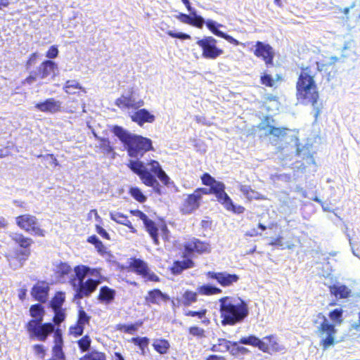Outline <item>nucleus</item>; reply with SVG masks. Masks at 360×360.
<instances>
[{"label": "nucleus", "mask_w": 360, "mask_h": 360, "mask_svg": "<svg viewBox=\"0 0 360 360\" xmlns=\"http://www.w3.org/2000/svg\"><path fill=\"white\" fill-rule=\"evenodd\" d=\"M56 68V63L52 60H46L43 62L38 70V75L41 79H46L54 73Z\"/></svg>", "instance_id": "nucleus-26"}, {"label": "nucleus", "mask_w": 360, "mask_h": 360, "mask_svg": "<svg viewBox=\"0 0 360 360\" xmlns=\"http://www.w3.org/2000/svg\"><path fill=\"white\" fill-rule=\"evenodd\" d=\"M153 347L155 350L160 354H165L167 353L170 347L169 342L165 339H155L153 342Z\"/></svg>", "instance_id": "nucleus-30"}, {"label": "nucleus", "mask_w": 360, "mask_h": 360, "mask_svg": "<svg viewBox=\"0 0 360 360\" xmlns=\"http://www.w3.org/2000/svg\"><path fill=\"white\" fill-rule=\"evenodd\" d=\"M110 217V219L116 223L127 226L130 229V232L133 233H136V229L133 226L131 222L128 219L126 215L118 212H111Z\"/></svg>", "instance_id": "nucleus-25"}, {"label": "nucleus", "mask_w": 360, "mask_h": 360, "mask_svg": "<svg viewBox=\"0 0 360 360\" xmlns=\"http://www.w3.org/2000/svg\"><path fill=\"white\" fill-rule=\"evenodd\" d=\"M65 301V294L58 292L56 294L54 297L52 299L51 302V307L53 309H62V305Z\"/></svg>", "instance_id": "nucleus-38"}, {"label": "nucleus", "mask_w": 360, "mask_h": 360, "mask_svg": "<svg viewBox=\"0 0 360 360\" xmlns=\"http://www.w3.org/2000/svg\"><path fill=\"white\" fill-rule=\"evenodd\" d=\"M112 132L124 144L131 158L139 159L146 153L153 150L152 141L148 138L132 134L119 126H115Z\"/></svg>", "instance_id": "nucleus-4"}, {"label": "nucleus", "mask_w": 360, "mask_h": 360, "mask_svg": "<svg viewBox=\"0 0 360 360\" xmlns=\"http://www.w3.org/2000/svg\"><path fill=\"white\" fill-rule=\"evenodd\" d=\"M145 300L148 304H153L160 305L162 302H167L169 300V297L159 289H153L148 292L145 297Z\"/></svg>", "instance_id": "nucleus-19"}, {"label": "nucleus", "mask_w": 360, "mask_h": 360, "mask_svg": "<svg viewBox=\"0 0 360 360\" xmlns=\"http://www.w3.org/2000/svg\"><path fill=\"white\" fill-rule=\"evenodd\" d=\"M49 290V288L46 283H38L32 288V295L35 300L45 302L47 300Z\"/></svg>", "instance_id": "nucleus-21"}, {"label": "nucleus", "mask_w": 360, "mask_h": 360, "mask_svg": "<svg viewBox=\"0 0 360 360\" xmlns=\"http://www.w3.org/2000/svg\"><path fill=\"white\" fill-rule=\"evenodd\" d=\"M70 283L75 292V299L89 297L101 283V269L85 265H78L74 269Z\"/></svg>", "instance_id": "nucleus-2"}, {"label": "nucleus", "mask_w": 360, "mask_h": 360, "mask_svg": "<svg viewBox=\"0 0 360 360\" xmlns=\"http://www.w3.org/2000/svg\"><path fill=\"white\" fill-rule=\"evenodd\" d=\"M222 326L241 323L249 314L247 303L239 297H223L219 300Z\"/></svg>", "instance_id": "nucleus-3"}, {"label": "nucleus", "mask_w": 360, "mask_h": 360, "mask_svg": "<svg viewBox=\"0 0 360 360\" xmlns=\"http://www.w3.org/2000/svg\"><path fill=\"white\" fill-rule=\"evenodd\" d=\"M184 247L187 254H191L194 252L202 254L210 252L211 250L209 243H203L197 238H193L186 242Z\"/></svg>", "instance_id": "nucleus-15"}, {"label": "nucleus", "mask_w": 360, "mask_h": 360, "mask_svg": "<svg viewBox=\"0 0 360 360\" xmlns=\"http://www.w3.org/2000/svg\"><path fill=\"white\" fill-rule=\"evenodd\" d=\"M269 245H272V246L279 247L281 249H284L285 248V244L283 243V238L281 237H278L277 238H275V239L272 240L269 243Z\"/></svg>", "instance_id": "nucleus-64"}, {"label": "nucleus", "mask_w": 360, "mask_h": 360, "mask_svg": "<svg viewBox=\"0 0 360 360\" xmlns=\"http://www.w3.org/2000/svg\"><path fill=\"white\" fill-rule=\"evenodd\" d=\"M285 128H277L274 127H270L269 129V134L271 135H274V136H283L285 134Z\"/></svg>", "instance_id": "nucleus-54"}, {"label": "nucleus", "mask_w": 360, "mask_h": 360, "mask_svg": "<svg viewBox=\"0 0 360 360\" xmlns=\"http://www.w3.org/2000/svg\"><path fill=\"white\" fill-rule=\"evenodd\" d=\"M167 34L174 38H178L180 39H188L191 38L190 35L183 32H174L172 30L167 32Z\"/></svg>", "instance_id": "nucleus-56"}, {"label": "nucleus", "mask_w": 360, "mask_h": 360, "mask_svg": "<svg viewBox=\"0 0 360 360\" xmlns=\"http://www.w3.org/2000/svg\"><path fill=\"white\" fill-rule=\"evenodd\" d=\"M131 266L134 269L137 274L141 275L142 276L149 269L147 264L139 259H134L131 264Z\"/></svg>", "instance_id": "nucleus-36"}, {"label": "nucleus", "mask_w": 360, "mask_h": 360, "mask_svg": "<svg viewBox=\"0 0 360 360\" xmlns=\"http://www.w3.org/2000/svg\"><path fill=\"white\" fill-rule=\"evenodd\" d=\"M131 342L134 343L135 345L138 346L143 353L145 348L148 345L149 339L146 337H136L132 338Z\"/></svg>", "instance_id": "nucleus-43"}, {"label": "nucleus", "mask_w": 360, "mask_h": 360, "mask_svg": "<svg viewBox=\"0 0 360 360\" xmlns=\"http://www.w3.org/2000/svg\"><path fill=\"white\" fill-rule=\"evenodd\" d=\"M201 179L203 184L209 186H211L215 181V179L207 173L204 174Z\"/></svg>", "instance_id": "nucleus-60"}, {"label": "nucleus", "mask_w": 360, "mask_h": 360, "mask_svg": "<svg viewBox=\"0 0 360 360\" xmlns=\"http://www.w3.org/2000/svg\"><path fill=\"white\" fill-rule=\"evenodd\" d=\"M342 316V309H335L333 311H330L329 314L330 319L335 323H340L342 322L341 318Z\"/></svg>", "instance_id": "nucleus-47"}, {"label": "nucleus", "mask_w": 360, "mask_h": 360, "mask_svg": "<svg viewBox=\"0 0 360 360\" xmlns=\"http://www.w3.org/2000/svg\"><path fill=\"white\" fill-rule=\"evenodd\" d=\"M240 190L243 194L248 199L255 198V192L252 190L250 186L247 185H241Z\"/></svg>", "instance_id": "nucleus-51"}, {"label": "nucleus", "mask_w": 360, "mask_h": 360, "mask_svg": "<svg viewBox=\"0 0 360 360\" xmlns=\"http://www.w3.org/2000/svg\"><path fill=\"white\" fill-rule=\"evenodd\" d=\"M330 291L336 297L340 298H347L350 294V290L345 285L330 286Z\"/></svg>", "instance_id": "nucleus-29"}, {"label": "nucleus", "mask_w": 360, "mask_h": 360, "mask_svg": "<svg viewBox=\"0 0 360 360\" xmlns=\"http://www.w3.org/2000/svg\"><path fill=\"white\" fill-rule=\"evenodd\" d=\"M225 185L220 181H214L210 186V193H214L218 201L221 202L224 207L229 211L234 213L240 214L244 211V207L233 204L232 200L224 191Z\"/></svg>", "instance_id": "nucleus-8"}, {"label": "nucleus", "mask_w": 360, "mask_h": 360, "mask_svg": "<svg viewBox=\"0 0 360 360\" xmlns=\"http://www.w3.org/2000/svg\"><path fill=\"white\" fill-rule=\"evenodd\" d=\"M238 342L243 345L257 347L262 352L268 351V345L266 342H265V341H262V340H260L254 335L243 337L239 340Z\"/></svg>", "instance_id": "nucleus-23"}, {"label": "nucleus", "mask_w": 360, "mask_h": 360, "mask_svg": "<svg viewBox=\"0 0 360 360\" xmlns=\"http://www.w3.org/2000/svg\"><path fill=\"white\" fill-rule=\"evenodd\" d=\"M197 293L186 290L183 295L182 303L184 306H191L193 303L197 301Z\"/></svg>", "instance_id": "nucleus-39"}, {"label": "nucleus", "mask_w": 360, "mask_h": 360, "mask_svg": "<svg viewBox=\"0 0 360 360\" xmlns=\"http://www.w3.org/2000/svg\"><path fill=\"white\" fill-rule=\"evenodd\" d=\"M207 312V310L206 309H202L200 311L186 310L184 314L187 316H197L198 319H202V323H205L208 321L207 319H205Z\"/></svg>", "instance_id": "nucleus-41"}, {"label": "nucleus", "mask_w": 360, "mask_h": 360, "mask_svg": "<svg viewBox=\"0 0 360 360\" xmlns=\"http://www.w3.org/2000/svg\"><path fill=\"white\" fill-rule=\"evenodd\" d=\"M205 24H206V26L207 27V28L214 34H215L217 37H221V38L226 39L229 43L233 44H234L236 46H238L239 44H242L243 46H246V45L248 46V45L252 44L251 42H248L247 44H240L237 39H234L231 36H230V35H229L227 34H225L224 32L219 30L218 27H222V25L219 24V23H217V22H215V21H214L212 20H210V19L207 20L205 22Z\"/></svg>", "instance_id": "nucleus-14"}, {"label": "nucleus", "mask_w": 360, "mask_h": 360, "mask_svg": "<svg viewBox=\"0 0 360 360\" xmlns=\"http://www.w3.org/2000/svg\"><path fill=\"white\" fill-rule=\"evenodd\" d=\"M141 325H142V322H137L134 324H130V325L122 324V325H119L117 328H118V330L123 331L124 333L132 334L135 331H136L138 330L139 327H140Z\"/></svg>", "instance_id": "nucleus-42"}, {"label": "nucleus", "mask_w": 360, "mask_h": 360, "mask_svg": "<svg viewBox=\"0 0 360 360\" xmlns=\"http://www.w3.org/2000/svg\"><path fill=\"white\" fill-rule=\"evenodd\" d=\"M58 49L56 46H51L46 52V56L49 58H55L58 56Z\"/></svg>", "instance_id": "nucleus-59"}, {"label": "nucleus", "mask_w": 360, "mask_h": 360, "mask_svg": "<svg viewBox=\"0 0 360 360\" xmlns=\"http://www.w3.org/2000/svg\"><path fill=\"white\" fill-rule=\"evenodd\" d=\"M115 295V292L114 290L107 286H103L100 289L98 298L101 301L109 302L114 299Z\"/></svg>", "instance_id": "nucleus-31"}, {"label": "nucleus", "mask_w": 360, "mask_h": 360, "mask_svg": "<svg viewBox=\"0 0 360 360\" xmlns=\"http://www.w3.org/2000/svg\"><path fill=\"white\" fill-rule=\"evenodd\" d=\"M64 90L68 94H75V89H81L84 93H86L85 89H84L77 81L68 80L66 82L64 87Z\"/></svg>", "instance_id": "nucleus-35"}, {"label": "nucleus", "mask_w": 360, "mask_h": 360, "mask_svg": "<svg viewBox=\"0 0 360 360\" xmlns=\"http://www.w3.org/2000/svg\"><path fill=\"white\" fill-rule=\"evenodd\" d=\"M209 278L216 280L223 287L231 285L239 280V277L236 274H229L226 271L223 272H212L207 273Z\"/></svg>", "instance_id": "nucleus-13"}, {"label": "nucleus", "mask_w": 360, "mask_h": 360, "mask_svg": "<svg viewBox=\"0 0 360 360\" xmlns=\"http://www.w3.org/2000/svg\"><path fill=\"white\" fill-rule=\"evenodd\" d=\"M89 321L90 316H88L87 314L83 309H80L79 311L77 323H78L80 326H82V327L84 328V326L89 323Z\"/></svg>", "instance_id": "nucleus-45"}, {"label": "nucleus", "mask_w": 360, "mask_h": 360, "mask_svg": "<svg viewBox=\"0 0 360 360\" xmlns=\"http://www.w3.org/2000/svg\"><path fill=\"white\" fill-rule=\"evenodd\" d=\"M297 153L303 159L309 158L312 162H314L312 156L310 155L309 147H303L302 148H300L299 146H297Z\"/></svg>", "instance_id": "nucleus-50"}, {"label": "nucleus", "mask_w": 360, "mask_h": 360, "mask_svg": "<svg viewBox=\"0 0 360 360\" xmlns=\"http://www.w3.org/2000/svg\"><path fill=\"white\" fill-rule=\"evenodd\" d=\"M193 266V262L190 259H184L183 261L175 262L172 268V273L174 274H180L184 269L191 268Z\"/></svg>", "instance_id": "nucleus-28"}, {"label": "nucleus", "mask_w": 360, "mask_h": 360, "mask_svg": "<svg viewBox=\"0 0 360 360\" xmlns=\"http://www.w3.org/2000/svg\"><path fill=\"white\" fill-rule=\"evenodd\" d=\"M261 82L262 84L266 86H273L274 84V81L271 77V75L264 74L263 76L261 77Z\"/></svg>", "instance_id": "nucleus-57"}, {"label": "nucleus", "mask_w": 360, "mask_h": 360, "mask_svg": "<svg viewBox=\"0 0 360 360\" xmlns=\"http://www.w3.org/2000/svg\"><path fill=\"white\" fill-rule=\"evenodd\" d=\"M84 328L82 326L76 323L75 326H72L70 328V334L73 335L75 337L80 336L83 334Z\"/></svg>", "instance_id": "nucleus-53"}, {"label": "nucleus", "mask_w": 360, "mask_h": 360, "mask_svg": "<svg viewBox=\"0 0 360 360\" xmlns=\"http://www.w3.org/2000/svg\"><path fill=\"white\" fill-rule=\"evenodd\" d=\"M339 60L337 56L327 58L325 63L316 62L314 65L302 68L297 84V100L304 104H311L314 110V117L316 119L321 112V105L318 103L319 94L314 77L318 72L326 70V66L335 64Z\"/></svg>", "instance_id": "nucleus-1"}, {"label": "nucleus", "mask_w": 360, "mask_h": 360, "mask_svg": "<svg viewBox=\"0 0 360 360\" xmlns=\"http://www.w3.org/2000/svg\"><path fill=\"white\" fill-rule=\"evenodd\" d=\"M231 342L226 339H219L218 343L213 345L211 351L214 352H226L230 349Z\"/></svg>", "instance_id": "nucleus-33"}, {"label": "nucleus", "mask_w": 360, "mask_h": 360, "mask_svg": "<svg viewBox=\"0 0 360 360\" xmlns=\"http://www.w3.org/2000/svg\"><path fill=\"white\" fill-rule=\"evenodd\" d=\"M200 200L199 195L194 192L187 195L182 203L181 212L187 214L192 213L199 207Z\"/></svg>", "instance_id": "nucleus-16"}, {"label": "nucleus", "mask_w": 360, "mask_h": 360, "mask_svg": "<svg viewBox=\"0 0 360 360\" xmlns=\"http://www.w3.org/2000/svg\"><path fill=\"white\" fill-rule=\"evenodd\" d=\"M262 341H265L268 345V351L266 352H270V351L278 352L282 349L279 344L277 342L276 337L274 335L264 337L262 339Z\"/></svg>", "instance_id": "nucleus-34"}, {"label": "nucleus", "mask_w": 360, "mask_h": 360, "mask_svg": "<svg viewBox=\"0 0 360 360\" xmlns=\"http://www.w3.org/2000/svg\"><path fill=\"white\" fill-rule=\"evenodd\" d=\"M148 165L150 171L154 173L157 177L165 184L167 185L169 182V177L162 169L160 163L156 160H151Z\"/></svg>", "instance_id": "nucleus-24"}, {"label": "nucleus", "mask_w": 360, "mask_h": 360, "mask_svg": "<svg viewBox=\"0 0 360 360\" xmlns=\"http://www.w3.org/2000/svg\"><path fill=\"white\" fill-rule=\"evenodd\" d=\"M30 315L35 318L28 322L27 329L31 337H36L40 341H45L48 335L54 330V325L51 323L42 324L44 309L41 304L32 305L30 309Z\"/></svg>", "instance_id": "nucleus-5"}, {"label": "nucleus", "mask_w": 360, "mask_h": 360, "mask_svg": "<svg viewBox=\"0 0 360 360\" xmlns=\"http://www.w3.org/2000/svg\"><path fill=\"white\" fill-rule=\"evenodd\" d=\"M313 323L316 328V333L321 338V344L323 349L333 345L336 334L335 325L330 323L328 319L321 313L314 316Z\"/></svg>", "instance_id": "nucleus-7"}, {"label": "nucleus", "mask_w": 360, "mask_h": 360, "mask_svg": "<svg viewBox=\"0 0 360 360\" xmlns=\"http://www.w3.org/2000/svg\"><path fill=\"white\" fill-rule=\"evenodd\" d=\"M354 46V41L353 39H349L348 41H345L343 46L342 48V52L345 53L347 50H350ZM343 57H346L347 55L342 53Z\"/></svg>", "instance_id": "nucleus-63"}, {"label": "nucleus", "mask_w": 360, "mask_h": 360, "mask_svg": "<svg viewBox=\"0 0 360 360\" xmlns=\"http://www.w3.org/2000/svg\"><path fill=\"white\" fill-rule=\"evenodd\" d=\"M130 193L134 199H136L137 201L140 202H143L146 200V196L143 194V193L139 188H131Z\"/></svg>", "instance_id": "nucleus-46"}, {"label": "nucleus", "mask_w": 360, "mask_h": 360, "mask_svg": "<svg viewBox=\"0 0 360 360\" xmlns=\"http://www.w3.org/2000/svg\"><path fill=\"white\" fill-rule=\"evenodd\" d=\"M115 103L119 108L134 110L139 109L144 104L141 99H137L130 93L122 95L116 100Z\"/></svg>", "instance_id": "nucleus-12"}, {"label": "nucleus", "mask_w": 360, "mask_h": 360, "mask_svg": "<svg viewBox=\"0 0 360 360\" xmlns=\"http://www.w3.org/2000/svg\"><path fill=\"white\" fill-rule=\"evenodd\" d=\"M71 272V267L66 263H61L56 270V274L58 275L59 281L64 282V276L68 275Z\"/></svg>", "instance_id": "nucleus-40"}, {"label": "nucleus", "mask_w": 360, "mask_h": 360, "mask_svg": "<svg viewBox=\"0 0 360 360\" xmlns=\"http://www.w3.org/2000/svg\"><path fill=\"white\" fill-rule=\"evenodd\" d=\"M143 278H144L147 281H150L157 282L159 281L158 276L156 274H155L153 272L150 271L149 269L143 276Z\"/></svg>", "instance_id": "nucleus-61"}, {"label": "nucleus", "mask_w": 360, "mask_h": 360, "mask_svg": "<svg viewBox=\"0 0 360 360\" xmlns=\"http://www.w3.org/2000/svg\"><path fill=\"white\" fill-rule=\"evenodd\" d=\"M54 311L53 321L56 324L59 325L65 319V313L63 309H53Z\"/></svg>", "instance_id": "nucleus-49"}, {"label": "nucleus", "mask_w": 360, "mask_h": 360, "mask_svg": "<svg viewBox=\"0 0 360 360\" xmlns=\"http://www.w3.org/2000/svg\"><path fill=\"white\" fill-rule=\"evenodd\" d=\"M346 236H347V239L349 240V246H350L351 251H352V254L355 257H356L360 259V256H359V252H359V248H356V249L354 248V243L352 241V238L350 237V235L349 233H346Z\"/></svg>", "instance_id": "nucleus-62"}, {"label": "nucleus", "mask_w": 360, "mask_h": 360, "mask_svg": "<svg viewBox=\"0 0 360 360\" xmlns=\"http://www.w3.org/2000/svg\"><path fill=\"white\" fill-rule=\"evenodd\" d=\"M217 41L212 37H205L197 41L201 48L202 56L206 59H216L224 53V51L217 46Z\"/></svg>", "instance_id": "nucleus-9"}, {"label": "nucleus", "mask_w": 360, "mask_h": 360, "mask_svg": "<svg viewBox=\"0 0 360 360\" xmlns=\"http://www.w3.org/2000/svg\"><path fill=\"white\" fill-rule=\"evenodd\" d=\"M189 333L193 336L202 338L205 336V330L198 326H192L189 328Z\"/></svg>", "instance_id": "nucleus-52"}, {"label": "nucleus", "mask_w": 360, "mask_h": 360, "mask_svg": "<svg viewBox=\"0 0 360 360\" xmlns=\"http://www.w3.org/2000/svg\"><path fill=\"white\" fill-rule=\"evenodd\" d=\"M61 102L56 101L53 98H48L44 102L38 103L35 105V108L46 113H56L60 111Z\"/></svg>", "instance_id": "nucleus-17"}, {"label": "nucleus", "mask_w": 360, "mask_h": 360, "mask_svg": "<svg viewBox=\"0 0 360 360\" xmlns=\"http://www.w3.org/2000/svg\"><path fill=\"white\" fill-rule=\"evenodd\" d=\"M85 360H105V356L103 353H91L84 356Z\"/></svg>", "instance_id": "nucleus-55"}, {"label": "nucleus", "mask_w": 360, "mask_h": 360, "mask_svg": "<svg viewBox=\"0 0 360 360\" xmlns=\"http://www.w3.org/2000/svg\"><path fill=\"white\" fill-rule=\"evenodd\" d=\"M143 224L153 243L155 245H158V229L155 223L148 218L146 221L143 222Z\"/></svg>", "instance_id": "nucleus-27"}, {"label": "nucleus", "mask_w": 360, "mask_h": 360, "mask_svg": "<svg viewBox=\"0 0 360 360\" xmlns=\"http://www.w3.org/2000/svg\"><path fill=\"white\" fill-rule=\"evenodd\" d=\"M33 349L34 352V354L40 357L41 359H43L45 355V350L44 348V346L41 345H34L33 346Z\"/></svg>", "instance_id": "nucleus-58"}, {"label": "nucleus", "mask_w": 360, "mask_h": 360, "mask_svg": "<svg viewBox=\"0 0 360 360\" xmlns=\"http://www.w3.org/2000/svg\"><path fill=\"white\" fill-rule=\"evenodd\" d=\"M130 117L139 126H142L146 122L152 123L155 121V116L145 108L137 110L130 115Z\"/></svg>", "instance_id": "nucleus-18"}, {"label": "nucleus", "mask_w": 360, "mask_h": 360, "mask_svg": "<svg viewBox=\"0 0 360 360\" xmlns=\"http://www.w3.org/2000/svg\"><path fill=\"white\" fill-rule=\"evenodd\" d=\"M190 14L193 15V20L191 25H193L198 27H201L204 25V23H205L204 18L198 15L196 13L195 10L190 13Z\"/></svg>", "instance_id": "nucleus-48"}, {"label": "nucleus", "mask_w": 360, "mask_h": 360, "mask_svg": "<svg viewBox=\"0 0 360 360\" xmlns=\"http://www.w3.org/2000/svg\"><path fill=\"white\" fill-rule=\"evenodd\" d=\"M255 49H250L257 58H261L265 62L266 65H273L274 58V51L269 44L262 41H257L254 46Z\"/></svg>", "instance_id": "nucleus-11"}, {"label": "nucleus", "mask_w": 360, "mask_h": 360, "mask_svg": "<svg viewBox=\"0 0 360 360\" xmlns=\"http://www.w3.org/2000/svg\"><path fill=\"white\" fill-rule=\"evenodd\" d=\"M16 223L20 228L37 236H44V231L39 228V223L35 217L30 214H24L16 217Z\"/></svg>", "instance_id": "nucleus-10"}, {"label": "nucleus", "mask_w": 360, "mask_h": 360, "mask_svg": "<svg viewBox=\"0 0 360 360\" xmlns=\"http://www.w3.org/2000/svg\"><path fill=\"white\" fill-rule=\"evenodd\" d=\"M148 186H150L153 188L154 191L159 195L162 194L161 186L157 179L151 174L148 175L145 179V181L143 182Z\"/></svg>", "instance_id": "nucleus-37"}, {"label": "nucleus", "mask_w": 360, "mask_h": 360, "mask_svg": "<svg viewBox=\"0 0 360 360\" xmlns=\"http://www.w3.org/2000/svg\"><path fill=\"white\" fill-rule=\"evenodd\" d=\"M198 292L202 295H212L219 294L222 290L215 286L211 285H203L198 288Z\"/></svg>", "instance_id": "nucleus-32"}, {"label": "nucleus", "mask_w": 360, "mask_h": 360, "mask_svg": "<svg viewBox=\"0 0 360 360\" xmlns=\"http://www.w3.org/2000/svg\"><path fill=\"white\" fill-rule=\"evenodd\" d=\"M12 239L23 248L22 250L17 248L11 251L6 256L10 266L13 269H17L22 267L24 262L27 259L30 254L29 247L31 245L32 240L18 233L13 234Z\"/></svg>", "instance_id": "nucleus-6"}, {"label": "nucleus", "mask_w": 360, "mask_h": 360, "mask_svg": "<svg viewBox=\"0 0 360 360\" xmlns=\"http://www.w3.org/2000/svg\"><path fill=\"white\" fill-rule=\"evenodd\" d=\"M128 167L136 174H138L141 179L142 182L145 181V179L148 175H151L148 170L145 167L143 162L139 159L134 160H131L129 162Z\"/></svg>", "instance_id": "nucleus-22"}, {"label": "nucleus", "mask_w": 360, "mask_h": 360, "mask_svg": "<svg viewBox=\"0 0 360 360\" xmlns=\"http://www.w3.org/2000/svg\"><path fill=\"white\" fill-rule=\"evenodd\" d=\"M91 340L89 336L85 335L77 341L78 346L82 352H84L89 349Z\"/></svg>", "instance_id": "nucleus-44"}, {"label": "nucleus", "mask_w": 360, "mask_h": 360, "mask_svg": "<svg viewBox=\"0 0 360 360\" xmlns=\"http://www.w3.org/2000/svg\"><path fill=\"white\" fill-rule=\"evenodd\" d=\"M63 338L60 332L56 330L54 333V346L53 347V356L51 359L65 360V354L63 352Z\"/></svg>", "instance_id": "nucleus-20"}]
</instances>
